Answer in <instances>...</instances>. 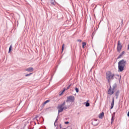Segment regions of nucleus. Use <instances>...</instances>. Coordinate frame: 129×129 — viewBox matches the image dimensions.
I'll list each match as a JSON object with an SVG mask.
<instances>
[{"label": "nucleus", "mask_w": 129, "mask_h": 129, "mask_svg": "<svg viewBox=\"0 0 129 129\" xmlns=\"http://www.w3.org/2000/svg\"><path fill=\"white\" fill-rule=\"evenodd\" d=\"M66 102L65 101L60 105L57 106L58 109V114L60 112H62L63 110H66V109H70L71 108V105H65Z\"/></svg>", "instance_id": "obj_1"}, {"label": "nucleus", "mask_w": 129, "mask_h": 129, "mask_svg": "<svg viewBox=\"0 0 129 129\" xmlns=\"http://www.w3.org/2000/svg\"><path fill=\"white\" fill-rule=\"evenodd\" d=\"M126 65V61L122 59L118 62V69L119 72H122L125 68V66Z\"/></svg>", "instance_id": "obj_2"}, {"label": "nucleus", "mask_w": 129, "mask_h": 129, "mask_svg": "<svg viewBox=\"0 0 129 129\" xmlns=\"http://www.w3.org/2000/svg\"><path fill=\"white\" fill-rule=\"evenodd\" d=\"M114 76H115V75L111 74V72L109 71L106 73V78L108 83L110 82V80H113V79H114Z\"/></svg>", "instance_id": "obj_3"}, {"label": "nucleus", "mask_w": 129, "mask_h": 129, "mask_svg": "<svg viewBox=\"0 0 129 129\" xmlns=\"http://www.w3.org/2000/svg\"><path fill=\"white\" fill-rule=\"evenodd\" d=\"M74 100H75V98L73 96H70L67 97V102L68 103V102H74Z\"/></svg>", "instance_id": "obj_4"}, {"label": "nucleus", "mask_w": 129, "mask_h": 129, "mask_svg": "<svg viewBox=\"0 0 129 129\" xmlns=\"http://www.w3.org/2000/svg\"><path fill=\"white\" fill-rule=\"evenodd\" d=\"M92 123L93 125H95V126H96V125L99 124V121H98V120L97 119H94L92 120Z\"/></svg>", "instance_id": "obj_5"}, {"label": "nucleus", "mask_w": 129, "mask_h": 129, "mask_svg": "<svg viewBox=\"0 0 129 129\" xmlns=\"http://www.w3.org/2000/svg\"><path fill=\"white\" fill-rule=\"evenodd\" d=\"M122 46L121 45V44H120V42L119 41H118V45H117V51L118 52L120 51L121 50Z\"/></svg>", "instance_id": "obj_6"}, {"label": "nucleus", "mask_w": 129, "mask_h": 129, "mask_svg": "<svg viewBox=\"0 0 129 129\" xmlns=\"http://www.w3.org/2000/svg\"><path fill=\"white\" fill-rule=\"evenodd\" d=\"M113 90L111 88V86H110V88L108 90V94H110V95H112V94H113Z\"/></svg>", "instance_id": "obj_7"}, {"label": "nucleus", "mask_w": 129, "mask_h": 129, "mask_svg": "<svg viewBox=\"0 0 129 129\" xmlns=\"http://www.w3.org/2000/svg\"><path fill=\"white\" fill-rule=\"evenodd\" d=\"M26 71H28V72H33V71H34V69L32 67L28 68L26 69Z\"/></svg>", "instance_id": "obj_8"}, {"label": "nucleus", "mask_w": 129, "mask_h": 129, "mask_svg": "<svg viewBox=\"0 0 129 129\" xmlns=\"http://www.w3.org/2000/svg\"><path fill=\"white\" fill-rule=\"evenodd\" d=\"M114 105V98H113L112 100V102L111 104V109H112V108H113Z\"/></svg>", "instance_id": "obj_9"}, {"label": "nucleus", "mask_w": 129, "mask_h": 129, "mask_svg": "<svg viewBox=\"0 0 129 129\" xmlns=\"http://www.w3.org/2000/svg\"><path fill=\"white\" fill-rule=\"evenodd\" d=\"M104 116V113L102 112L99 115V118H102Z\"/></svg>", "instance_id": "obj_10"}, {"label": "nucleus", "mask_w": 129, "mask_h": 129, "mask_svg": "<svg viewBox=\"0 0 129 129\" xmlns=\"http://www.w3.org/2000/svg\"><path fill=\"white\" fill-rule=\"evenodd\" d=\"M114 114H113L111 118V123H112V122H113V121H114Z\"/></svg>", "instance_id": "obj_11"}, {"label": "nucleus", "mask_w": 129, "mask_h": 129, "mask_svg": "<svg viewBox=\"0 0 129 129\" xmlns=\"http://www.w3.org/2000/svg\"><path fill=\"white\" fill-rule=\"evenodd\" d=\"M86 104V107H88V106H89V105H90V104H89V103L88 102V101H87L86 103H85Z\"/></svg>", "instance_id": "obj_12"}, {"label": "nucleus", "mask_w": 129, "mask_h": 129, "mask_svg": "<svg viewBox=\"0 0 129 129\" xmlns=\"http://www.w3.org/2000/svg\"><path fill=\"white\" fill-rule=\"evenodd\" d=\"M50 3L52 6H55V1L54 0H51Z\"/></svg>", "instance_id": "obj_13"}, {"label": "nucleus", "mask_w": 129, "mask_h": 129, "mask_svg": "<svg viewBox=\"0 0 129 129\" xmlns=\"http://www.w3.org/2000/svg\"><path fill=\"white\" fill-rule=\"evenodd\" d=\"M116 87H117L116 84H114L113 85L112 90H113L114 89H115V88H116Z\"/></svg>", "instance_id": "obj_14"}, {"label": "nucleus", "mask_w": 129, "mask_h": 129, "mask_svg": "<svg viewBox=\"0 0 129 129\" xmlns=\"http://www.w3.org/2000/svg\"><path fill=\"white\" fill-rule=\"evenodd\" d=\"M119 93V91H117L115 94V96H116V98H117V97L118 96V94Z\"/></svg>", "instance_id": "obj_15"}, {"label": "nucleus", "mask_w": 129, "mask_h": 129, "mask_svg": "<svg viewBox=\"0 0 129 129\" xmlns=\"http://www.w3.org/2000/svg\"><path fill=\"white\" fill-rule=\"evenodd\" d=\"M12 48H13V46H12V45H11L9 48V53H10L11 52V51H12Z\"/></svg>", "instance_id": "obj_16"}, {"label": "nucleus", "mask_w": 129, "mask_h": 129, "mask_svg": "<svg viewBox=\"0 0 129 129\" xmlns=\"http://www.w3.org/2000/svg\"><path fill=\"white\" fill-rule=\"evenodd\" d=\"M75 90H76V92L78 93V92H79V89H78V88H75Z\"/></svg>", "instance_id": "obj_17"}, {"label": "nucleus", "mask_w": 129, "mask_h": 129, "mask_svg": "<svg viewBox=\"0 0 129 129\" xmlns=\"http://www.w3.org/2000/svg\"><path fill=\"white\" fill-rule=\"evenodd\" d=\"M48 102H50L49 100H47L45 101L44 103V104H46V103H48Z\"/></svg>", "instance_id": "obj_18"}, {"label": "nucleus", "mask_w": 129, "mask_h": 129, "mask_svg": "<svg viewBox=\"0 0 129 129\" xmlns=\"http://www.w3.org/2000/svg\"><path fill=\"white\" fill-rule=\"evenodd\" d=\"M64 44H63L62 45V48H61V50H62V52H63V51L64 50Z\"/></svg>", "instance_id": "obj_19"}, {"label": "nucleus", "mask_w": 129, "mask_h": 129, "mask_svg": "<svg viewBox=\"0 0 129 129\" xmlns=\"http://www.w3.org/2000/svg\"><path fill=\"white\" fill-rule=\"evenodd\" d=\"M82 45H83V48H84V46H85V45H86V43L83 42Z\"/></svg>", "instance_id": "obj_20"}, {"label": "nucleus", "mask_w": 129, "mask_h": 129, "mask_svg": "<svg viewBox=\"0 0 129 129\" xmlns=\"http://www.w3.org/2000/svg\"><path fill=\"white\" fill-rule=\"evenodd\" d=\"M71 86V84L69 85L67 87V90H68L70 88V87Z\"/></svg>", "instance_id": "obj_21"}, {"label": "nucleus", "mask_w": 129, "mask_h": 129, "mask_svg": "<svg viewBox=\"0 0 129 129\" xmlns=\"http://www.w3.org/2000/svg\"><path fill=\"white\" fill-rule=\"evenodd\" d=\"M30 75H32V73H30V74H27V75H25V76H26V77H28V76H30Z\"/></svg>", "instance_id": "obj_22"}, {"label": "nucleus", "mask_w": 129, "mask_h": 129, "mask_svg": "<svg viewBox=\"0 0 129 129\" xmlns=\"http://www.w3.org/2000/svg\"><path fill=\"white\" fill-rule=\"evenodd\" d=\"M57 120H58V117H57L55 121V122H54V125H55V126H56V121H57Z\"/></svg>", "instance_id": "obj_23"}, {"label": "nucleus", "mask_w": 129, "mask_h": 129, "mask_svg": "<svg viewBox=\"0 0 129 129\" xmlns=\"http://www.w3.org/2000/svg\"><path fill=\"white\" fill-rule=\"evenodd\" d=\"M122 56V55L120 54L118 57V59H119V58H121V57Z\"/></svg>", "instance_id": "obj_24"}, {"label": "nucleus", "mask_w": 129, "mask_h": 129, "mask_svg": "<svg viewBox=\"0 0 129 129\" xmlns=\"http://www.w3.org/2000/svg\"><path fill=\"white\" fill-rule=\"evenodd\" d=\"M123 54H124V51H122V52L120 53V55L122 56V55H123Z\"/></svg>", "instance_id": "obj_25"}, {"label": "nucleus", "mask_w": 129, "mask_h": 129, "mask_svg": "<svg viewBox=\"0 0 129 129\" xmlns=\"http://www.w3.org/2000/svg\"><path fill=\"white\" fill-rule=\"evenodd\" d=\"M66 89H64L63 91L62 92V93L61 94H59V95H62V93H63L64 91H65Z\"/></svg>", "instance_id": "obj_26"}, {"label": "nucleus", "mask_w": 129, "mask_h": 129, "mask_svg": "<svg viewBox=\"0 0 129 129\" xmlns=\"http://www.w3.org/2000/svg\"><path fill=\"white\" fill-rule=\"evenodd\" d=\"M64 123H65L66 124H68V123H69V121H66V122H64Z\"/></svg>", "instance_id": "obj_27"}, {"label": "nucleus", "mask_w": 129, "mask_h": 129, "mask_svg": "<svg viewBox=\"0 0 129 129\" xmlns=\"http://www.w3.org/2000/svg\"><path fill=\"white\" fill-rule=\"evenodd\" d=\"M77 41H78V42H79L80 43H81V42H82L81 40H80V39H79Z\"/></svg>", "instance_id": "obj_28"}, {"label": "nucleus", "mask_w": 129, "mask_h": 129, "mask_svg": "<svg viewBox=\"0 0 129 129\" xmlns=\"http://www.w3.org/2000/svg\"><path fill=\"white\" fill-rule=\"evenodd\" d=\"M117 76H119V75H117Z\"/></svg>", "instance_id": "obj_29"}, {"label": "nucleus", "mask_w": 129, "mask_h": 129, "mask_svg": "<svg viewBox=\"0 0 129 129\" xmlns=\"http://www.w3.org/2000/svg\"><path fill=\"white\" fill-rule=\"evenodd\" d=\"M56 129H58V127H56Z\"/></svg>", "instance_id": "obj_30"}, {"label": "nucleus", "mask_w": 129, "mask_h": 129, "mask_svg": "<svg viewBox=\"0 0 129 129\" xmlns=\"http://www.w3.org/2000/svg\"><path fill=\"white\" fill-rule=\"evenodd\" d=\"M60 127H61V125H60Z\"/></svg>", "instance_id": "obj_31"}, {"label": "nucleus", "mask_w": 129, "mask_h": 129, "mask_svg": "<svg viewBox=\"0 0 129 129\" xmlns=\"http://www.w3.org/2000/svg\"><path fill=\"white\" fill-rule=\"evenodd\" d=\"M62 129H65V128H62Z\"/></svg>", "instance_id": "obj_32"}, {"label": "nucleus", "mask_w": 129, "mask_h": 129, "mask_svg": "<svg viewBox=\"0 0 129 129\" xmlns=\"http://www.w3.org/2000/svg\"><path fill=\"white\" fill-rule=\"evenodd\" d=\"M41 2H42V1H43V0H41Z\"/></svg>", "instance_id": "obj_33"}]
</instances>
